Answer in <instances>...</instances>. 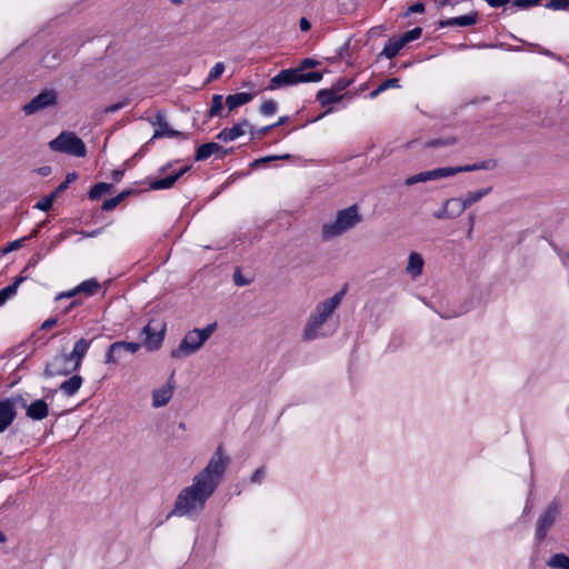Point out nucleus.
Wrapping results in <instances>:
<instances>
[{
    "mask_svg": "<svg viewBox=\"0 0 569 569\" xmlns=\"http://www.w3.org/2000/svg\"><path fill=\"white\" fill-rule=\"evenodd\" d=\"M421 33H422V29L417 27V28H413V29L405 32L400 37L402 38V42H405V44H408L409 42L419 39Z\"/></svg>",
    "mask_w": 569,
    "mask_h": 569,
    "instance_id": "4c0bfd02",
    "label": "nucleus"
},
{
    "mask_svg": "<svg viewBox=\"0 0 569 569\" xmlns=\"http://www.w3.org/2000/svg\"><path fill=\"white\" fill-rule=\"evenodd\" d=\"M112 186L109 184V183H106V182H100V183H97L94 184L90 191H89V197L90 199L92 200H97L99 199L100 197H102V194L109 192L111 190Z\"/></svg>",
    "mask_w": 569,
    "mask_h": 569,
    "instance_id": "72a5a7b5",
    "label": "nucleus"
},
{
    "mask_svg": "<svg viewBox=\"0 0 569 569\" xmlns=\"http://www.w3.org/2000/svg\"><path fill=\"white\" fill-rule=\"evenodd\" d=\"M50 172H51V168L48 167V166H44V167H41V168L38 169V173L43 176V177L50 174Z\"/></svg>",
    "mask_w": 569,
    "mask_h": 569,
    "instance_id": "052dcab7",
    "label": "nucleus"
},
{
    "mask_svg": "<svg viewBox=\"0 0 569 569\" xmlns=\"http://www.w3.org/2000/svg\"><path fill=\"white\" fill-rule=\"evenodd\" d=\"M141 348V345L138 342H126V341H116L111 343L106 352L104 362L107 365H117L123 357V353H136Z\"/></svg>",
    "mask_w": 569,
    "mask_h": 569,
    "instance_id": "9b49d317",
    "label": "nucleus"
},
{
    "mask_svg": "<svg viewBox=\"0 0 569 569\" xmlns=\"http://www.w3.org/2000/svg\"><path fill=\"white\" fill-rule=\"evenodd\" d=\"M343 295V291L337 292L316 305L306 319L301 335L303 341H313L333 335L336 327H331L330 321L335 311L340 306Z\"/></svg>",
    "mask_w": 569,
    "mask_h": 569,
    "instance_id": "f03ea898",
    "label": "nucleus"
},
{
    "mask_svg": "<svg viewBox=\"0 0 569 569\" xmlns=\"http://www.w3.org/2000/svg\"><path fill=\"white\" fill-rule=\"evenodd\" d=\"M56 323H57V320H56V319H53V318H50V319H47V320L42 323L41 328H42V329H49V328H52L53 326H56Z\"/></svg>",
    "mask_w": 569,
    "mask_h": 569,
    "instance_id": "13d9d810",
    "label": "nucleus"
},
{
    "mask_svg": "<svg viewBox=\"0 0 569 569\" xmlns=\"http://www.w3.org/2000/svg\"><path fill=\"white\" fill-rule=\"evenodd\" d=\"M122 176H123V172H122V171H120V170H114V171H113V178H114V180H117V181L121 180Z\"/></svg>",
    "mask_w": 569,
    "mask_h": 569,
    "instance_id": "e2e57ef3",
    "label": "nucleus"
},
{
    "mask_svg": "<svg viewBox=\"0 0 569 569\" xmlns=\"http://www.w3.org/2000/svg\"><path fill=\"white\" fill-rule=\"evenodd\" d=\"M222 108H223V98H222V96L221 94H214L212 97L211 108H210V111H209V116L210 117H216V116L220 114Z\"/></svg>",
    "mask_w": 569,
    "mask_h": 569,
    "instance_id": "e433bc0d",
    "label": "nucleus"
},
{
    "mask_svg": "<svg viewBox=\"0 0 569 569\" xmlns=\"http://www.w3.org/2000/svg\"><path fill=\"white\" fill-rule=\"evenodd\" d=\"M23 278H17L12 284H9L0 290V307L3 306L8 299L16 296L20 283Z\"/></svg>",
    "mask_w": 569,
    "mask_h": 569,
    "instance_id": "cd10ccee",
    "label": "nucleus"
},
{
    "mask_svg": "<svg viewBox=\"0 0 569 569\" xmlns=\"http://www.w3.org/2000/svg\"><path fill=\"white\" fill-rule=\"evenodd\" d=\"M277 109L278 104L274 100H267L260 107V111L264 116H272L276 113Z\"/></svg>",
    "mask_w": 569,
    "mask_h": 569,
    "instance_id": "ea45409f",
    "label": "nucleus"
},
{
    "mask_svg": "<svg viewBox=\"0 0 569 569\" xmlns=\"http://www.w3.org/2000/svg\"><path fill=\"white\" fill-rule=\"evenodd\" d=\"M273 128H274V126L270 124V126L261 128L257 133L259 136H263V134H266L267 132H269Z\"/></svg>",
    "mask_w": 569,
    "mask_h": 569,
    "instance_id": "680f3d73",
    "label": "nucleus"
},
{
    "mask_svg": "<svg viewBox=\"0 0 569 569\" xmlns=\"http://www.w3.org/2000/svg\"><path fill=\"white\" fill-rule=\"evenodd\" d=\"M468 220H469V226H471V229H473L475 227V221H476V217L473 213H469L468 216Z\"/></svg>",
    "mask_w": 569,
    "mask_h": 569,
    "instance_id": "0e129e2a",
    "label": "nucleus"
},
{
    "mask_svg": "<svg viewBox=\"0 0 569 569\" xmlns=\"http://www.w3.org/2000/svg\"><path fill=\"white\" fill-rule=\"evenodd\" d=\"M361 221V214L357 206H350L339 210L335 220L326 222L321 227L323 240H332L353 229Z\"/></svg>",
    "mask_w": 569,
    "mask_h": 569,
    "instance_id": "7ed1b4c3",
    "label": "nucleus"
},
{
    "mask_svg": "<svg viewBox=\"0 0 569 569\" xmlns=\"http://www.w3.org/2000/svg\"><path fill=\"white\" fill-rule=\"evenodd\" d=\"M127 194H129V191H123L118 196L106 200L102 204V209L106 211L114 209L127 197Z\"/></svg>",
    "mask_w": 569,
    "mask_h": 569,
    "instance_id": "c9c22d12",
    "label": "nucleus"
},
{
    "mask_svg": "<svg viewBox=\"0 0 569 569\" xmlns=\"http://www.w3.org/2000/svg\"><path fill=\"white\" fill-rule=\"evenodd\" d=\"M310 28H311L310 22H309L306 18H302V19L300 20V29H301L302 31H308Z\"/></svg>",
    "mask_w": 569,
    "mask_h": 569,
    "instance_id": "bf43d9fd",
    "label": "nucleus"
},
{
    "mask_svg": "<svg viewBox=\"0 0 569 569\" xmlns=\"http://www.w3.org/2000/svg\"><path fill=\"white\" fill-rule=\"evenodd\" d=\"M230 463V458L219 446L207 466L194 477L190 486L178 493L170 516L193 518L204 509L207 500L213 495Z\"/></svg>",
    "mask_w": 569,
    "mask_h": 569,
    "instance_id": "f257e3e1",
    "label": "nucleus"
},
{
    "mask_svg": "<svg viewBox=\"0 0 569 569\" xmlns=\"http://www.w3.org/2000/svg\"><path fill=\"white\" fill-rule=\"evenodd\" d=\"M224 71V64L222 62H217L211 70L209 71L207 81H213L218 79Z\"/></svg>",
    "mask_w": 569,
    "mask_h": 569,
    "instance_id": "a19ab883",
    "label": "nucleus"
},
{
    "mask_svg": "<svg viewBox=\"0 0 569 569\" xmlns=\"http://www.w3.org/2000/svg\"><path fill=\"white\" fill-rule=\"evenodd\" d=\"M166 325L156 320H151L142 329V335L146 337L143 346L149 351L158 350L164 339Z\"/></svg>",
    "mask_w": 569,
    "mask_h": 569,
    "instance_id": "1a4fd4ad",
    "label": "nucleus"
},
{
    "mask_svg": "<svg viewBox=\"0 0 569 569\" xmlns=\"http://www.w3.org/2000/svg\"><path fill=\"white\" fill-rule=\"evenodd\" d=\"M425 267V259L423 257L416 251H412L409 253L408 262L406 266V272L407 274L412 279L416 280L419 278L423 272Z\"/></svg>",
    "mask_w": 569,
    "mask_h": 569,
    "instance_id": "dca6fc26",
    "label": "nucleus"
},
{
    "mask_svg": "<svg viewBox=\"0 0 569 569\" xmlns=\"http://www.w3.org/2000/svg\"><path fill=\"white\" fill-rule=\"evenodd\" d=\"M559 513V501H551L537 520L535 532L536 540L542 541L547 537L548 531L556 522V519L558 518Z\"/></svg>",
    "mask_w": 569,
    "mask_h": 569,
    "instance_id": "0eeeda50",
    "label": "nucleus"
},
{
    "mask_svg": "<svg viewBox=\"0 0 569 569\" xmlns=\"http://www.w3.org/2000/svg\"><path fill=\"white\" fill-rule=\"evenodd\" d=\"M350 84V81L348 80H345V79H340L339 81H337V83L332 87V89H335L338 93H340L342 90H345L346 88H348Z\"/></svg>",
    "mask_w": 569,
    "mask_h": 569,
    "instance_id": "3c124183",
    "label": "nucleus"
},
{
    "mask_svg": "<svg viewBox=\"0 0 569 569\" xmlns=\"http://www.w3.org/2000/svg\"><path fill=\"white\" fill-rule=\"evenodd\" d=\"M478 14L477 12H471L465 16L450 18L443 21H440V27H453V26H460V27H468L472 26L477 22Z\"/></svg>",
    "mask_w": 569,
    "mask_h": 569,
    "instance_id": "412c9836",
    "label": "nucleus"
},
{
    "mask_svg": "<svg viewBox=\"0 0 569 569\" xmlns=\"http://www.w3.org/2000/svg\"><path fill=\"white\" fill-rule=\"evenodd\" d=\"M27 240H28V238H20V239L9 242L7 244V247L2 249V253H9L11 251L20 249Z\"/></svg>",
    "mask_w": 569,
    "mask_h": 569,
    "instance_id": "37998d69",
    "label": "nucleus"
},
{
    "mask_svg": "<svg viewBox=\"0 0 569 569\" xmlns=\"http://www.w3.org/2000/svg\"><path fill=\"white\" fill-rule=\"evenodd\" d=\"M400 84H399V79L397 78H390V79H387L386 81L381 82L375 90H372L370 93H369V97L371 99H375L377 98L381 92L386 91L387 89L389 88H399Z\"/></svg>",
    "mask_w": 569,
    "mask_h": 569,
    "instance_id": "2f4dec72",
    "label": "nucleus"
},
{
    "mask_svg": "<svg viewBox=\"0 0 569 569\" xmlns=\"http://www.w3.org/2000/svg\"><path fill=\"white\" fill-rule=\"evenodd\" d=\"M491 192V187L469 191L462 197H456L455 202L458 207V211L462 213L467 208L471 207L476 202L480 201L483 197Z\"/></svg>",
    "mask_w": 569,
    "mask_h": 569,
    "instance_id": "4468645a",
    "label": "nucleus"
},
{
    "mask_svg": "<svg viewBox=\"0 0 569 569\" xmlns=\"http://www.w3.org/2000/svg\"><path fill=\"white\" fill-rule=\"evenodd\" d=\"M319 62L317 60H313V59H310V58H306L301 61L300 66L297 68V69H301V72L305 71V69L307 68H313L316 66H318Z\"/></svg>",
    "mask_w": 569,
    "mask_h": 569,
    "instance_id": "de8ad7c7",
    "label": "nucleus"
},
{
    "mask_svg": "<svg viewBox=\"0 0 569 569\" xmlns=\"http://www.w3.org/2000/svg\"><path fill=\"white\" fill-rule=\"evenodd\" d=\"M56 198V192L51 193L50 196L48 197H44L42 198L41 200H39L36 204H34V208L36 209H39L41 211H48L51 207H52V203H53V200Z\"/></svg>",
    "mask_w": 569,
    "mask_h": 569,
    "instance_id": "58836bf2",
    "label": "nucleus"
},
{
    "mask_svg": "<svg viewBox=\"0 0 569 569\" xmlns=\"http://www.w3.org/2000/svg\"><path fill=\"white\" fill-rule=\"evenodd\" d=\"M89 346L90 343L86 339H80L74 343L73 349L69 356H71V361L73 362L74 367H77V369H79L82 359L89 349Z\"/></svg>",
    "mask_w": 569,
    "mask_h": 569,
    "instance_id": "4be33fe9",
    "label": "nucleus"
},
{
    "mask_svg": "<svg viewBox=\"0 0 569 569\" xmlns=\"http://www.w3.org/2000/svg\"><path fill=\"white\" fill-rule=\"evenodd\" d=\"M430 180H432V178H431V170H428V171L419 172L417 174H413V176L407 178L406 179V184L407 186H412V184H416V183L427 182V181H430Z\"/></svg>",
    "mask_w": 569,
    "mask_h": 569,
    "instance_id": "f704fd0d",
    "label": "nucleus"
},
{
    "mask_svg": "<svg viewBox=\"0 0 569 569\" xmlns=\"http://www.w3.org/2000/svg\"><path fill=\"white\" fill-rule=\"evenodd\" d=\"M220 150H221V147L216 142H208V143L201 144L197 149L196 160L197 161L206 160Z\"/></svg>",
    "mask_w": 569,
    "mask_h": 569,
    "instance_id": "393cba45",
    "label": "nucleus"
},
{
    "mask_svg": "<svg viewBox=\"0 0 569 569\" xmlns=\"http://www.w3.org/2000/svg\"><path fill=\"white\" fill-rule=\"evenodd\" d=\"M78 370L71 361V356L67 353H59L51 358L46 365L43 375L47 378L56 376H68L71 372Z\"/></svg>",
    "mask_w": 569,
    "mask_h": 569,
    "instance_id": "6e6552de",
    "label": "nucleus"
},
{
    "mask_svg": "<svg viewBox=\"0 0 569 569\" xmlns=\"http://www.w3.org/2000/svg\"><path fill=\"white\" fill-rule=\"evenodd\" d=\"M458 141L457 137L448 136L443 138L432 139L425 143L427 148H441V147H450L456 144Z\"/></svg>",
    "mask_w": 569,
    "mask_h": 569,
    "instance_id": "7c9ffc66",
    "label": "nucleus"
},
{
    "mask_svg": "<svg viewBox=\"0 0 569 569\" xmlns=\"http://www.w3.org/2000/svg\"><path fill=\"white\" fill-rule=\"evenodd\" d=\"M318 100L322 106L338 102L342 99V94L338 93L335 89H322L317 94Z\"/></svg>",
    "mask_w": 569,
    "mask_h": 569,
    "instance_id": "bb28decb",
    "label": "nucleus"
},
{
    "mask_svg": "<svg viewBox=\"0 0 569 569\" xmlns=\"http://www.w3.org/2000/svg\"><path fill=\"white\" fill-rule=\"evenodd\" d=\"M152 124L157 126V129L154 130L151 140L163 138V137L176 138V137H180L182 134L181 132L170 129L168 127V124L166 122V118H164L163 113H161V112H157Z\"/></svg>",
    "mask_w": 569,
    "mask_h": 569,
    "instance_id": "2eb2a0df",
    "label": "nucleus"
},
{
    "mask_svg": "<svg viewBox=\"0 0 569 569\" xmlns=\"http://www.w3.org/2000/svg\"><path fill=\"white\" fill-rule=\"evenodd\" d=\"M423 11H425V4L422 2H417L408 8L407 14L422 13Z\"/></svg>",
    "mask_w": 569,
    "mask_h": 569,
    "instance_id": "8fccbe9b",
    "label": "nucleus"
},
{
    "mask_svg": "<svg viewBox=\"0 0 569 569\" xmlns=\"http://www.w3.org/2000/svg\"><path fill=\"white\" fill-rule=\"evenodd\" d=\"M127 106V101H122V102H119V103H114V104H110L106 108V112L110 113V112H116L118 110H120L121 108L126 107Z\"/></svg>",
    "mask_w": 569,
    "mask_h": 569,
    "instance_id": "5fc2aeb1",
    "label": "nucleus"
},
{
    "mask_svg": "<svg viewBox=\"0 0 569 569\" xmlns=\"http://www.w3.org/2000/svg\"><path fill=\"white\" fill-rule=\"evenodd\" d=\"M322 73L319 71L301 72V69H284L270 79L268 89L277 90L288 86H295L301 82H319Z\"/></svg>",
    "mask_w": 569,
    "mask_h": 569,
    "instance_id": "39448f33",
    "label": "nucleus"
},
{
    "mask_svg": "<svg viewBox=\"0 0 569 569\" xmlns=\"http://www.w3.org/2000/svg\"><path fill=\"white\" fill-rule=\"evenodd\" d=\"M457 173H460L459 166L437 168V169L431 170V178H432V180H438V179L455 176Z\"/></svg>",
    "mask_w": 569,
    "mask_h": 569,
    "instance_id": "473e14b6",
    "label": "nucleus"
},
{
    "mask_svg": "<svg viewBox=\"0 0 569 569\" xmlns=\"http://www.w3.org/2000/svg\"><path fill=\"white\" fill-rule=\"evenodd\" d=\"M266 478V468L264 467H260L258 468L251 476L250 478V481L252 483H261L263 481V479Z\"/></svg>",
    "mask_w": 569,
    "mask_h": 569,
    "instance_id": "c03bdc74",
    "label": "nucleus"
},
{
    "mask_svg": "<svg viewBox=\"0 0 569 569\" xmlns=\"http://www.w3.org/2000/svg\"><path fill=\"white\" fill-rule=\"evenodd\" d=\"M451 204H456L455 199L453 198L447 199L442 203V208L439 211L433 213V217L437 219H453V218L459 217L461 213H460V211H458V209L449 210Z\"/></svg>",
    "mask_w": 569,
    "mask_h": 569,
    "instance_id": "a878e982",
    "label": "nucleus"
},
{
    "mask_svg": "<svg viewBox=\"0 0 569 569\" xmlns=\"http://www.w3.org/2000/svg\"><path fill=\"white\" fill-rule=\"evenodd\" d=\"M27 416L33 420H42L48 417L49 408L44 400L38 399L27 407Z\"/></svg>",
    "mask_w": 569,
    "mask_h": 569,
    "instance_id": "a211bd4d",
    "label": "nucleus"
},
{
    "mask_svg": "<svg viewBox=\"0 0 569 569\" xmlns=\"http://www.w3.org/2000/svg\"><path fill=\"white\" fill-rule=\"evenodd\" d=\"M547 7L553 10L566 9L569 7V0H549Z\"/></svg>",
    "mask_w": 569,
    "mask_h": 569,
    "instance_id": "a18cd8bd",
    "label": "nucleus"
},
{
    "mask_svg": "<svg viewBox=\"0 0 569 569\" xmlns=\"http://www.w3.org/2000/svg\"><path fill=\"white\" fill-rule=\"evenodd\" d=\"M76 295H79V291L77 290V287H74L73 289L69 290V291H64V292H60L58 296H57V300H60L62 298H72L74 297Z\"/></svg>",
    "mask_w": 569,
    "mask_h": 569,
    "instance_id": "864d4df0",
    "label": "nucleus"
},
{
    "mask_svg": "<svg viewBox=\"0 0 569 569\" xmlns=\"http://www.w3.org/2000/svg\"><path fill=\"white\" fill-rule=\"evenodd\" d=\"M287 119H288L287 117H281V118H279V120H278L276 123H273L272 126H274V128H276V127H278V126H280V124L284 123Z\"/></svg>",
    "mask_w": 569,
    "mask_h": 569,
    "instance_id": "774afa93",
    "label": "nucleus"
},
{
    "mask_svg": "<svg viewBox=\"0 0 569 569\" xmlns=\"http://www.w3.org/2000/svg\"><path fill=\"white\" fill-rule=\"evenodd\" d=\"M76 179H77V174L74 172H72V173L67 174L66 181H68V183H70L72 181H74Z\"/></svg>",
    "mask_w": 569,
    "mask_h": 569,
    "instance_id": "69168bd1",
    "label": "nucleus"
},
{
    "mask_svg": "<svg viewBox=\"0 0 569 569\" xmlns=\"http://www.w3.org/2000/svg\"><path fill=\"white\" fill-rule=\"evenodd\" d=\"M459 170H460V172H470V171L480 170V164H479V162H476L472 164L459 166Z\"/></svg>",
    "mask_w": 569,
    "mask_h": 569,
    "instance_id": "603ef678",
    "label": "nucleus"
},
{
    "mask_svg": "<svg viewBox=\"0 0 569 569\" xmlns=\"http://www.w3.org/2000/svg\"><path fill=\"white\" fill-rule=\"evenodd\" d=\"M56 104L57 92L53 89H47L26 103L22 110L27 116H30Z\"/></svg>",
    "mask_w": 569,
    "mask_h": 569,
    "instance_id": "9d476101",
    "label": "nucleus"
},
{
    "mask_svg": "<svg viewBox=\"0 0 569 569\" xmlns=\"http://www.w3.org/2000/svg\"><path fill=\"white\" fill-rule=\"evenodd\" d=\"M547 566L552 569H569V557L561 552L555 553L548 559Z\"/></svg>",
    "mask_w": 569,
    "mask_h": 569,
    "instance_id": "c85d7f7f",
    "label": "nucleus"
},
{
    "mask_svg": "<svg viewBox=\"0 0 569 569\" xmlns=\"http://www.w3.org/2000/svg\"><path fill=\"white\" fill-rule=\"evenodd\" d=\"M217 329V322L209 323L202 329L188 331L178 348L171 351V357L179 359L196 353Z\"/></svg>",
    "mask_w": 569,
    "mask_h": 569,
    "instance_id": "20e7f679",
    "label": "nucleus"
},
{
    "mask_svg": "<svg viewBox=\"0 0 569 569\" xmlns=\"http://www.w3.org/2000/svg\"><path fill=\"white\" fill-rule=\"evenodd\" d=\"M83 383V379L79 375H73L69 379L60 383L58 390L67 397L74 396Z\"/></svg>",
    "mask_w": 569,
    "mask_h": 569,
    "instance_id": "6ab92c4d",
    "label": "nucleus"
},
{
    "mask_svg": "<svg viewBox=\"0 0 569 569\" xmlns=\"http://www.w3.org/2000/svg\"><path fill=\"white\" fill-rule=\"evenodd\" d=\"M540 0H512V4L520 9H526L539 3Z\"/></svg>",
    "mask_w": 569,
    "mask_h": 569,
    "instance_id": "49530a36",
    "label": "nucleus"
},
{
    "mask_svg": "<svg viewBox=\"0 0 569 569\" xmlns=\"http://www.w3.org/2000/svg\"><path fill=\"white\" fill-rule=\"evenodd\" d=\"M189 170H190V166H184V167L180 168L178 171H176L174 173H172L166 178L152 180L149 183V187L152 190L170 189L171 187H173V184L177 182V180L180 177H182L186 172H188Z\"/></svg>",
    "mask_w": 569,
    "mask_h": 569,
    "instance_id": "f3484780",
    "label": "nucleus"
},
{
    "mask_svg": "<svg viewBox=\"0 0 569 569\" xmlns=\"http://www.w3.org/2000/svg\"><path fill=\"white\" fill-rule=\"evenodd\" d=\"M291 158V154L289 153H286V154H281V156H268V157H263V158H260V159H257L252 162V167H257L261 163H266V162H269V161H273V160H284V159H290Z\"/></svg>",
    "mask_w": 569,
    "mask_h": 569,
    "instance_id": "79ce46f5",
    "label": "nucleus"
},
{
    "mask_svg": "<svg viewBox=\"0 0 569 569\" xmlns=\"http://www.w3.org/2000/svg\"><path fill=\"white\" fill-rule=\"evenodd\" d=\"M68 184H69L68 181H63L62 183H60L58 189H57V191H56V193L59 192V191L64 190L68 187Z\"/></svg>",
    "mask_w": 569,
    "mask_h": 569,
    "instance_id": "338daca9",
    "label": "nucleus"
},
{
    "mask_svg": "<svg viewBox=\"0 0 569 569\" xmlns=\"http://www.w3.org/2000/svg\"><path fill=\"white\" fill-rule=\"evenodd\" d=\"M405 42H402V38H391L386 43L383 50L381 51L380 56H385L387 59H391L396 57L399 51L405 47Z\"/></svg>",
    "mask_w": 569,
    "mask_h": 569,
    "instance_id": "b1692460",
    "label": "nucleus"
},
{
    "mask_svg": "<svg viewBox=\"0 0 569 569\" xmlns=\"http://www.w3.org/2000/svg\"><path fill=\"white\" fill-rule=\"evenodd\" d=\"M252 126L246 119L239 121L231 128H224L217 134V139L223 142L234 141L238 138L242 137L246 132L251 134V139L254 138V132L252 130Z\"/></svg>",
    "mask_w": 569,
    "mask_h": 569,
    "instance_id": "ddd939ff",
    "label": "nucleus"
},
{
    "mask_svg": "<svg viewBox=\"0 0 569 569\" xmlns=\"http://www.w3.org/2000/svg\"><path fill=\"white\" fill-rule=\"evenodd\" d=\"M252 99H253L252 93L238 92V93L229 94L226 98V104H227L228 109L231 111V110H234V109L250 102Z\"/></svg>",
    "mask_w": 569,
    "mask_h": 569,
    "instance_id": "5701e85b",
    "label": "nucleus"
},
{
    "mask_svg": "<svg viewBox=\"0 0 569 569\" xmlns=\"http://www.w3.org/2000/svg\"><path fill=\"white\" fill-rule=\"evenodd\" d=\"M480 170H493L497 167V162L493 159L480 161Z\"/></svg>",
    "mask_w": 569,
    "mask_h": 569,
    "instance_id": "09e8293b",
    "label": "nucleus"
},
{
    "mask_svg": "<svg viewBox=\"0 0 569 569\" xmlns=\"http://www.w3.org/2000/svg\"><path fill=\"white\" fill-rule=\"evenodd\" d=\"M99 289L100 283L98 282V280L93 278L84 280L77 286V290L79 291V293H83L88 297L96 295Z\"/></svg>",
    "mask_w": 569,
    "mask_h": 569,
    "instance_id": "c756f323",
    "label": "nucleus"
},
{
    "mask_svg": "<svg viewBox=\"0 0 569 569\" xmlns=\"http://www.w3.org/2000/svg\"><path fill=\"white\" fill-rule=\"evenodd\" d=\"M21 402L27 407L22 397H11L0 401V433L3 432L14 420L17 412L16 406Z\"/></svg>",
    "mask_w": 569,
    "mask_h": 569,
    "instance_id": "f8f14e48",
    "label": "nucleus"
},
{
    "mask_svg": "<svg viewBox=\"0 0 569 569\" xmlns=\"http://www.w3.org/2000/svg\"><path fill=\"white\" fill-rule=\"evenodd\" d=\"M490 7L499 8L509 2V0H486Z\"/></svg>",
    "mask_w": 569,
    "mask_h": 569,
    "instance_id": "6e6d98bb",
    "label": "nucleus"
},
{
    "mask_svg": "<svg viewBox=\"0 0 569 569\" xmlns=\"http://www.w3.org/2000/svg\"><path fill=\"white\" fill-rule=\"evenodd\" d=\"M51 150L63 152L73 157H84L87 148L84 142L73 132L63 131L49 142Z\"/></svg>",
    "mask_w": 569,
    "mask_h": 569,
    "instance_id": "423d86ee",
    "label": "nucleus"
},
{
    "mask_svg": "<svg viewBox=\"0 0 569 569\" xmlns=\"http://www.w3.org/2000/svg\"><path fill=\"white\" fill-rule=\"evenodd\" d=\"M172 395H173V389L170 385H166L159 389H156L152 393V406L154 408H160V407L166 406L172 398Z\"/></svg>",
    "mask_w": 569,
    "mask_h": 569,
    "instance_id": "aec40b11",
    "label": "nucleus"
},
{
    "mask_svg": "<svg viewBox=\"0 0 569 569\" xmlns=\"http://www.w3.org/2000/svg\"><path fill=\"white\" fill-rule=\"evenodd\" d=\"M436 3H437V7L438 8H446L448 6H451L453 7L455 6V2H452L451 0H436Z\"/></svg>",
    "mask_w": 569,
    "mask_h": 569,
    "instance_id": "4d7b16f0",
    "label": "nucleus"
}]
</instances>
